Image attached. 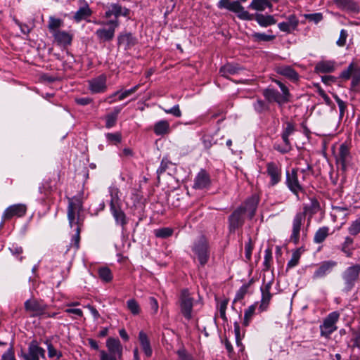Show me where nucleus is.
I'll list each match as a JSON object with an SVG mask.
<instances>
[{
  "label": "nucleus",
  "instance_id": "nucleus-35",
  "mask_svg": "<svg viewBox=\"0 0 360 360\" xmlns=\"http://www.w3.org/2000/svg\"><path fill=\"white\" fill-rule=\"evenodd\" d=\"M137 43V40L131 33L122 32L118 37V45H134Z\"/></svg>",
  "mask_w": 360,
  "mask_h": 360
},
{
  "label": "nucleus",
  "instance_id": "nucleus-61",
  "mask_svg": "<svg viewBox=\"0 0 360 360\" xmlns=\"http://www.w3.org/2000/svg\"><path fill=\"white\" fill-rule=\"evenodd\" d=\"M227 304H228V300H223L222 302H221L220 304H219L220 316L224 320L226 319V309L227 308Z\"/></svg>",
  "mask_w": 360,
  "mask_h": 360
},
{
  "label": "nucleus",
  "instance_id": "nucleus-63",
  "mask_svg": "<svg viewBox=\"0 0 360 360\" xmlns=\"http://www.w3.org/2000/svg\"><path fill=\"white\" fill-rule=\"evenodd\" d=\"M15 22L16 25L20 27L21 32L23 34H27L30 32V28L28 25H27L26 24H23L17 20H15Z\"/></svg>",
  "mask_w": 360,
  "mask_h": 360
},
{
  "label": "nucleus",
  "instance_id": "nucleus-46",
  "mask_svg": "<svg viewBox=\"0 0 360 360\" xmlns=\"http://www.w3.org/2000/svg\"><path fill=\"white\" fill-rule=\"evenodd\" d=\"M128 309L134 315H137L140 313L141 309L138 302L134 299H130L127 302Z\"/></svg>",
  "mask_w": 360,
  "mask_h": 360
},
{
  "label": "nucleus",
  "instance_id": "nucleus-2",
  "mask_svg": "<svg viewBox=\"0 0 360 360\" xmlns=\"http://www.w3.org/2000/svg\"><path fill=\"white\" fill-rule=\"evenodd\" d=\"M360 264H356L348 266L342 274L343 281L342 291L348 292L351 291L359 279Z\"/></svg>",
  "mask_w": 360,
  "mask_h": 360
},
{
  "label": "nucleus",
  "instance_id": "nucleus-29",
  "mask_svg": "<svg viewBox=\"0 0 360 360\" xmlns=\"http://www.w3.org/2000/svg\"><path fill=\"white\" fill-rule=\"evenodd\" d=\"M335 62L332 60H321L316 63L315 72L317 73H328L335 70Z\"/></svg>",
  "mask_w": 360,
  "mask_h": 360
},
{
  "label": "nucleus",
  "instance_id": "nucleus-50",
  "mask_svg": "<svg viewBox=\"0 0 360 360\" xmlns=\"http://www.w3.org/2000/svg\"><path fill=\"white\" fill-rule=\"evenodd\" d=\"M161 108L167 114H171V115H174L176 117H180L181 116V115H182L179 105H174L172 108H169V109H166V108Z\"/></svg>",
  "mask_w": 360,
  "mask_h": 360
},
{
  "label": "nucleus",
  "instance_id": "nucleus-18",
  "mask_svg": "<svg viewBox=\"0 0 360 360\" xmlns=\"http://www.w3.org/2000/svg\"><path fill=\"white\" fill-rule=\"evenodd\" d=\"M305 219V214L303 212L297 213L292 221V232L291 235V240L297 243L300 238V228L302 221Z\"/></svg>",
  "mask_w": 360,
  "mask_h": 360
},
{
  "label": "nucleus",
  "instance_id": "nucleus-54",
  "mask_svg": "<svg viewBox=\"0 0 360 360\" xmlns=\"http://www.w3.org/2000/svg\"><path fill=\"white\" fill-rule=\"evenodd\" d=\"M1 360H16L15 357L14 349L12 345L5 353L3 354Z\"/></svg>",
  "mask_w": 360,
  "mask_h": 360
},
{
  "label": "nucleus",
  "instance_id": "nucleus-22",
  "mask_svg": "<svg viewBox=\"0 0 360 360\" xmlns=\"http://www.w3.org/2000/svg\"><path fill=\"white\" fill-rule=\"evenodd\" d=\"M272 281H269L266 283L263 287L261 288L262 291V300L261 304L259 306V309L261 311H263L266 309L269 301L271 299V294L270 293V289L271 288Z\"/></svg>",
  "mask_w": 360,
  "mask_h": 360
},
{
  "label": "nucleus",
  "instance_id": "nucleus-11",
  "mask_svg": "<svg viewBox=\"0 0 360 360\" xmlns=\"http://www.w3.org/2000/svg\"><path fill=\"white\" fill-rule=\"evenodd\" d=\"M268 176L270 178L269 186H274L278 184L282 178L281 168L277 164L271 162L266 164V171Z\"/></svg>",
  "mask_w": 360,
  "mask_h": 360
},
{
  "label": "nucleus",
  "instance_id": "nucleus-30",
  "mask_svg": "<svg viewBox=\"0 0 360 360\" xmlns=\"http://www.w3.org/2000/svg\"><path fill=\"white\" fill-rule=\"evenodd\" d=\"M139 340L140 342L141 348L147 357L152 355V349L150 343L147 335L143 331H140L139 334Z\"/></svg>",
  "mask_w": 360,
  "mask_h": 360
},
{
  "label": "nucleus",
  "instance_id": "nucleus-58",
  "mask_svg": "<svg viewBox=\"0 0 360 360\" xmlns=\"http://www.w3.org/2000/svg\"><path fill=\"white\" fill-rule=\"evenodd\" d=\"M118 357L106 352L104 350L100 352V360H118Z\"/></svg>",
  "mask_w": 360,
  "mask_h": 360
},
{
  "label": "nucleus",
  "instance_id": "nucleus-37",
  "mask_svg": "<svg viewBox=\"0 0 360 360\" xmlns=\"http://www.w3.org/2000/svg\"><path fill=\"white\" fill-rule=\"evenodd\" d=\"M63 20L50 16L48 22V28L50 32L53 34L60 31V28L63 26Z\"/></svg>",
  "mask_w": 360,
  "mask_h": 360
},
{
  "label": "nucleus",
  "instance_id": "nucleus-12",
  "mask_svg": "<svg viewBox=\"0 0 360 360\" xmlns=\"http://www.w3.org/2000/svg\"><path fill=\"white\" fill-rule=\"evenodd\" d=\"M106 81V76L101 75L88 82L89 89L92 94L103 93L107 90Z\"/></svg>",
  "mask_w": 360,
  "mask_h": 360
},
{
  "label": "nucleus",
  "instance_id": "nucleus-4",
  "mask_svg": "<svg viewBox=\"0 0 360 360\" xmlns=\"http://www.w3.org/2000/svg\"><path fill=\"white\" fill-rule=\"evenodd\" d=\"M130 12L128 8L122 6L120 3H111L106 7L104 17L108 19L107 21L120 22L119 17L129 18Z\"/></svg>",
  "mask_w": 360,
  "mask_h": 360
},
{
  "label": "nucleus",
  "instance_id": "nucleus-42",
  "mask_svg": "<svg viewBox=\"0 0 360 360\" xmlns=\"http://www.w3.org/2000/svg\"><path fill=\"white\" fill-rule=\"evenodd\" d=\"M239 70V68L233 64H226L221 68L220 73L222 76L227 77L230 75L238 73Z\"/></svg>",
  "mask_w": 360,
  "mask_h": 360
},
{
  "label": "nucleus",
  "instance_id": "nucleus-10",
  "mask_svg": "<svg viewBox=\"0 0 360 360\" xmlns=\"http://www.w3.org/2000/svg\"><path fill=\"white\" fill-rule=\"evenodd\" d=\"M298 172L297 169H292L291 172H286V184L296 195H298L299 192L303 191L302 182L299 180Z\"/></svg>",
  "mask_w": 360,
  "mask_h": 360
},
{
  "label": "nucleus",
  "instance_id": "nucleus-53",
  "mask_svg": "<svg viewBox=\"0 0 360 360\" xmlns=\"http://www.w3.org/2000/svg\"><path fill=\"white\" fill-rule=\"evenodd\" d=\"M305 18L308 20L314 22V23L317 24L323 20V15L321 13L306 14Z\"/></svg>",
  "mask_w": 360,
  "mask_h": 360
},
{
  "label": "nucleus",
  "instance_id": "nucleus-38",
  "mask_svg": "<svg viewBox=\"0 0 360 360\" xmlns=\"http://www.w3.org/2000/svg\"><path fill=\"white\" fill-rule=\"evenodd\" d=\"M295 127L294 125L290 122H287L286 127L285 128L284 131L282 134V139L286 146L288 147V149L285 150L284 152L287 151L288 149L290 148V143L289 141V136L294 132ZM282 153H283V150H281Z\"/></svg>",
  "mask_w": 360,
  "mask_h": 360
},
{
  "label": "nucleus",
  "instance_id": "nucleus-60",
  "mask_svg": "<svg viewBox=\"0 0 360 360\" xmlns=\"http://www.w3.org/2000/svg\"><path fill=\"white\" fill-rule=\"evenodd\" d=\"M348 37L347 31L345 30H342L340 33L339 39L337 41L338 45H345L346 44V39Z\"/></svg>",
  "mask_w": 360,
  "mask_h": 360
},
{
  "label": "nucleus",
  "instance_id": "nucleus-9",
  "mask_svg": "<svg viewBox=\"0 0 360 360\" xmlns=\"http://www.w3.org/2000/svg\"><path fill=\"white\" fill-rule=\"evenodd\" d=\"M179 304L181 308V312L183 316L188 320L192 318V310L193 305V297L187 290H184L181 292Z\"/></svg>",
  "mask_w": 360,
  "mask_h": 360
},
{
  "label": "nucleus",
  "instance_id": "nucleus-55",
  "mask_svg": "<svg viewBox=\"0 0 360 360\" xmlns=\"http://www.w3.org/2000/svg\"><path fill=\"white\" fill-rule=\"evenodd\" d=\"M253 249V244L251 238H249L248 242L245 245V257L248 260H250L252 251Z\"/></svg>",
  "mask_w": 360,
  "mask_h": 360
},
{
  "label": "nucleus",
  "instance_id": "nucleus-6",
  "mask_svg": "<svg viewBox=\"0 0 360 360\" xmlns=\"http://www.w3.org/2000/svg\"><path fill=\"white\" fill-rule=\"evenodd\" d=\"M340 318V314L338 311L330 313L323 320L320 326L321 335L328 338L337 330L336 323Z\"/></svg>",
  "mask_w": 360,
  "mask_h": 360
},
{
  "label": "nucleus",
  "instance_id": "nucleus-1",
  "mask_svg": "<svg viewBox=\"0 0 360 360\" xmlns=\"http://www.w3.org/2000/svg\"><path fill=\"white\" fill-rule=\"evenodd\" d=\"M82 209V202L79 198L69 200L68 207V219L70 228L75 229V234L72 236V241L74 243L76 249L79 247L80 231L83 220L80 217V212Z\"/></svg>",
  "mask_w": 360,
  "mask_h": 360
},
{
  "label": "nucleus",
  "instance_id": "nucleus-47",
  "mask_svg": "<svg viewBox=\"0 0 360 360\" xmlns=\"http://www.w3.org/2000/svg\"><path fill=\"white\" fill-rule=\"evenodd\" d=\"M349 156V150L348 147L345 144H342L339 149V157L342 165L347 160Z\"/></svg>",
  "mask_w": 360,
  "mask_h": 360
},
{
  "label": "nucleus",
  "instance_id": "nucleus-16",
  "mask_svg": "<svg viewBox=\"0 0 360 360\" xmlns=\"http://www.w3.org/2000/svg\"><path fill=\"white\" fill-rule=\"evenodd\" d=\"M25 309L27 311L31 313V316H37L44 313L46 307L37 300L32 299L27 300L25 302Z\"/></svg>",
  "mask_w": 360,
  "mask_h": 360
},
{
  "label": "nucleus",
  "instance_id": "nucleus-44",
  "mask_svg": "<svg viewBox=\"0 0 360 360\" xmlns=\"http://www.w3.org/2000/svg\"><path fill=\"white\" fill-rule=\"evenodd\" d=\"M254 110L259 114L264 113L268 111L269 106L263 100L257 99L252 104Z\"/></svg>",
  "mask_w": 360,
  "mask_h": 360
},
{
  "label": "nucleus",
  "instance_id": "nucleus-51",
  "mask_svg": "<svg viewBox=\"0 0 360 360\" xmlns=\"http://www.w3.org/2000/svg\"><path fill=\"white\" fill-rule=\"evenodd\" d=\"M300 258V254L298 252H295L292 253L291 259L288 262L287 268L290 269L295 267L298 264L299 260Z\"/></svg>",
  "mask_w": 360,
  "mask_h": 360
},
{
  "label": "nucleus",
  "instance_id": "nucleus-39",
  "mask_svg": "<svg viewBox=\"0 0 360 360\" xmlns=\"http://www.w3.org/2000/svg\"><path fill=\"white\" fill-rule=\"evenodd\" d=\"M329 234V228L327 226H322L319 228L315 233L314 237V242L316 244L323 243Z\"/></svg>",
  "mask_w": 360,
  "mask_h": 360
},
{
  "label": "nucleus",
  "instance_id": "nucleus-5",
  "mask_svg": "<svg viewBox=\"0 0 360 360\" xmlns=\"http://www.w3.org/2000/svg\"><path fill=\"white\" fill-rule=\"evenodd\" d=\"M192 250L200 264L205 266L210 257V250L206 238L203 236L200 237L194 243Z\"/></svg>",
  "mask_w": 360,
  "mask_h": 360
},
{
  "label": "nucleus",
  "instance_id": "nucleus-41",
  "mask_svg": "<svg viewBox=\"0 0 360 360\" xmlns=\"http://www.w3.org/2000/svg\"><path fill=\"white\" fill-rule=\"evenodd\" d=\"M139 87H140V84H137V85L134 86V87L131 88L130 89L125 90L121 93L119 91H117L115 92L114 94H112L111 96H110L108 99L112 98L114 96L119 95L118 100L122 101L125 98H127V97L129 96L130 95L133 94L134 93H135L139 89Z\"/></svg>",
  "mask_w": 360,
  "mask_h": 360
},
{
  "label": "nucleus",
  "instance_id": "nucleus-3",
  "mask_svg": "<svg viewBox=\"0 0 360 360\" xmlns=\"http://www.w3.org/2000/svg\"><path fill=\"white\" fill-rule=\"evenodd\" d=\"M219 8H226L236 13L241 20H252L253 17L245 10L238 1H230V0H220L217 4Z\"/></svg>",
  "mask_w": 360,
  "mask_h": 360
},
{
  "label": "nucleus",
  "instance_id": "nucleus-52",
  "mask_svg": "<svg viewBox=\"0 0 360 360\" xmlns=\"http://www.w3.org/2000/svg\"><path fill=\"white\" fill-rule=\"evenodd\" d=\"M172 234V230L169 228H162L155 230V236L159 238H167Z\"/></svg>",
  "mask_w": 360,
  "mask_h": 360
},
{
  "label": "nucleus",
  "instance_id": "nucleus-14",
  "mask_svg": "<svg viewBox=\"0 0 360 360\" xmlns=\"http://www.w3.org/2000/svg\"><path fill=\"white\" fill-rule=\"evenodd\" d=\"M337 265L338 262L333 260H326L321 262L314 273V278H323L329 274Z\"/></svg>",
  "mask_w": 360,
  "mask_h": 360
},
{
  "label": "nucleus",
  "instance_id": "nucleus-27",
  "mask_svg": "<svg viewBox=\"0 0 360 360\" xmlns=\"http://www.w3.org/2000/svg\"><path fill=\"white\" fill-rule=\"evenodd\" d=\"M351 77H353L352 83L354 84H356L357 81L359 80L358 70L353 63L349 65L347 70L342 72L340 75V77L344 79H349Z\"/></svg>",
  "mask_w": 360,
  "mask_h": 360
},
{
  "label": "nucleus",
  "instance_id": "nucleus-32",
  "mask_svg": "<svg viewBox=\"0 0 360 360\" xmlns=\"http://www.w3.org/2000/svg\"><path fill=\"white\" fill-rule=\"evenodd\" d=\"M154 133L158 136L167 134L170 131L169 123L167 120H160L154 125Z\"/></svg>",
  "mask_w": 360,
  "mask_h": 360
},
{
  "label": "nucleus",
  "instance_id": "nucleus-20",
  "mask_svg": "<svg viewBox=\"0 0 360 360\" xmlns=\"http://www.w3.org/2000/svg\"><path fill=\"white\" fill-rule=\"evenodd\" d=\"M106 347L109 354H113L121 359L122 356V346L118 339L110 338L107 340Z\"/></svg>",
  "mask_w": 360,
  "mask_h": 360
},
{
  "label": "nucleus",
  "instance_id": "nucleus-34",
  "mask_svg": "<svg viewBox=\"0 0 360 360\" xmlns=\"http://www.w3.org/2000/svg\"><path fill=\"white\" fill-rule=\"evenodd\" d=\"M254 19L262 27H267L276 23L274 16L270 15L257 14Z\"/></svg>",
  "mask_w": 360,
  "mask_h": 360
},
{
  "label": "nucleus",
  "instance_id": "nucleus-59",
  "mask_svg": "<svg viewBox=\"0 0 360 360\" xmlns=\"http://www.w3.org/2000/svg\"><path fill=\"white\" fill-rule=\"evenodd\" d=\"M107 139L114 143H119L121 141V136L118 133H108L106 134Z\"/></svg>",
  "mask_w": 360,
  "mask_h": 360
},
{
  "label": "nucleus",
  "instance_id": "nucleus-62",
  "mask_svg": "<svg viewBox=\"0 0 360 360\" xmlns=\"http://www.w3.org/2000/svg\"><path fill=\"white\" fill-rule=\"evenodd\" d=\"M272 259V253L271 250L270 249H266L265 250V255H264V264L266 268H269L270 261Z\"/></svg>",
  "mask_w": 360,
  "mask_h": 360
},
{
  "label": "nucleus",
  "instance_id": "nucleus-56",
  "mask_svg": "<svg viewBox=\"0 0 360 360\" xmlns=\"http://www.w3.org/2000/svg\"><path fill=\"white\" fill-rule=\"evenodd\" d=\"M47 349H48V356L49 358H53V357L56 356L58 359H59L62 356L61 353L58 352L51 344H49L48 345Z\"/></svg>",
  "mask_w": 360,
  "mask_h": 360
},
{
  "label": "nucleus",
  "instance_id": "nucleus-48",
  "mask_svg": "<svg viewBox=\"0 0 360 360\" xmlns=\"http://www.w3.org/2000/svg\"><path fill=\"white\" fill-rule=\"evenodd\" d=\"M348 231L352 236H356L360 233V217L351 224L348 228Z\"/></svg>",
  "mask_w": 360,
  "mask_h": 360
},
{
  "label": "nucleus",
  "instance_id": "nucleus-13",
  "mask_svg": "<svg viewBox=\"0 0 360 360\" xmlns=\"http://www.w3.org/2000/svg\"><path fill=\"white\" fill-rule=\"evenodd\" d=\"M245 214V209L238 207L229 217V230L231 232L235 231L243 224V216Z\"/></svg>",
  "mask_w": 360,
  "mask_h": 360
},
{
  "label": "nucleus",
  "instance_id": "nucleus-15",
  "mask_svg": "<svg viewBox=\"0 0 360 360\" xmlns=\"http://www.w3.org/2000/svg\"><path fill=\"white\" fill-rule=\"evenodd\" d=\"M79 3L81 6L73 15V19L77 22L86 20L92 14V11L86 0H79Z\"/></svg>",
  "mask_w": 360,
  "mask_h": 360
},
{
  "label": "nucleus",
  "instance_id": "nucleus-43",
  "mask_svg": "<svg viewBox=\"0 0 360 360\" xmlns=\"http://www.w3.org/2000/svg\"><path fill=\"white\" fill-rule=\"evenodd\" d=\"M99 278L104 282L108 283L112 279V274L108 267L103 266L98 269Z\"/></svg>",
  "mask_w": 360,
  "mask_h": 360
},
{
  "label": "nucleus",
  "instance_id": "nucleus-26",
  "mask_svg": "<svg viewBox=\"0 0 360 360\" xmlns=\"http://www.w3.org/2000/svg\"><path fill=\"white\" fill-rule=\"evenodd\" d=\"M52 35L55 41L60 45H70L72 42V34L69 32L60 30Z\"/></svg>",
  "mask_w": 360,
  "mask_h": 360
},
{
  "label": "nucleus",
  "instance_id": "nucleus-31",
  "mask_svg": "<svg viewBox=\"0 0 360 360\" xmlns=\"http://www.w3.org/2000/svg\"><path fill=\"white\" fill-rule=\"evenodd\" d=\"M258 203V199L257 197H252L251 198L248 199L245 206H241L240 207H243L245 209V214L248 213L249 217L251 219L254 217L255 214V211L257 209Z\"/></svg>",
  "mask_w": 360,
  "mask_h": 360
},
{
  "label": "nucleus",
  "instance_id": "nucleus-45",
  "mask_svg": "<svg viewBox=\"0 0 360 360\" xmlns=\"http://www.w3.org/2000/svg\"><path fill=\"white\" fill-rule=\"evenodd\" d=\"M353 239L349 236H347L345 238L344 243L342 244L341 250L347 255V257H349L352 256V252L350 249V246L353 244Z\"/></svg>",
  "mask_w": 360,
  "mask_h": 360
},
{
  "label": "nucleus",
  "instance_id": "nucleus-21",
  "mask_svg": "<svg viewBox=\"0 0 360 360\" xmlns=\"http://www.w3.org/2000/svg\"><path fill=\"white\" fill-rule=\"evenodd\" d=\"M263 96L269 102H276L279 105L287 103L286 99L283 98L277 90L266 89L263 91Z\"/></svg>",
  "mask_w": 360,
  "mask_h": 360
},
{
  "label": "nucleus",
  "instance_id": "nucleus-8",
  "mask_svg": "<svg viewBox=\"0 0 360 360\" xmlns=\"http://www.w3.org/2000/svg\"><path fill=\"white\" fill-rule=\"evenodd\" d=\"M20 356L24 360H39L45 358V349L39 347L37 340L30 342L27 351H21Z\"/></svg>",
  "mask_w": 360,
  "mask_h": 360
},
{
  "label": "nucleus",
  "instance_id": "nucleus-49",
  "mask_svg": "<svg viewBox=\"0 0 360 360\" xmlns=\"http://www.w3.org/2000/svg\"><path fill=\"white\" fill-rule=\"evenodd\" d=\"M255 305H251L245 311L244 314V322L243 324L245 326H248L249 324L250 319L254 314L255 311Z\"/></svg>",
  "mask_w": 360,
  "mask_h": 360
},
{
  "label": "nucleus",
  "instance_id": "nucleus-25",
  "mask_svg": "<svg viewBox=\"0 0 360 360\" xmlns=\"http://www.w3.org/2000/svg\"><path fill=\"white\" fill-rule=\"evenodd\" d=\"M336 6L344 11H358L359 5L352 0H333Z\"/></svg>",
  "mask_w": 360,
  "mask_h": 360
},
{
  "label": "nucleus",
  "instance_id": "nucleus-36",
  "mask_svg": "<svg viewBox=\"0 0 360 360\" xmlns=\"http://www.w3.org/2000/svg\"><path fill=\"white\" fill-rule=\"evenodd\" d=\"M109 193L110 195V208L121 206V200L119 196V189L115 186H110L109 188Z\"/></svg>",
  "mask_w": 360,
  "mask_h": 360
},
{
  "label": "nucleus",
  "instance_id": "nucleus-57",
  "mask_svg": "<svg viewBox=\"0 0 360 360\" xmlns=\"http://www.w3.org/2000/svg\"><path fill=\"white\" fill-rule=\"evenodd\" d=\"M334 98L335 99V101L338 105V107L340 109V117H343L345 110L346 109V104L337 95L334 96Z\"/></svg>",
  "mask_w": 360,
  "mask_h": 360
},
{
  "label": "nucleus",
  "instance_id": "nucleus-33",
  "mask_svg": "<svg viewBox=\"0 0 360 360\" xmlns=\"http://www.w3.org/2000/svg\"><path fill=\"white\" fill-rule=\"evenodd\" d=\"M277 72L292 81H297L299 77L297 72L290 66L278 67L277 68Z\"/></svg>",
  "mask_w": 360,
  "mask_h": 360
},
{
  "label": "nucleus",
  "instance_id": "nucleus-24",
  "mask_svg": "<svg viewBox=\"0 0 360 360\" xmlns=\"http://www.w3.org/2000/svg\"><path fill=\"white\" fill-rule=\"evenodd\" d=\"M110 212L115 219L116 224L120 225L122 228V230H124V227L127 224V219L126 214L121 209V206L111 207Z\"/></svg>",
  "mask_w": 360,
  "mask_h": 360
},
{
  "label": "nucleus",
  "instance_id": "nucleus-40",
  "mask_svg": "<svg viewBox=\"0 0 360 360\" xmlns=\"http://www.w3.org/2000/svg\"><path fill=\"white\" fill-rule=\"evenodd\" d=\"M121 110H122L121 107L117 106V107H115L114 108L112 112L108 114L106 116V118H105V120H106L105 127L107 128H111V127H112L115 124L116 120H117V115L120 112Z\"/></svg>",
  "mask_w": 360,
  "mask_h": 360
},
{
  "label": "nucleus",
  "instance_id": "nucleus-28",
  "mask_svg": "<svg viewBox=\"0 0 360 360\" xmlns=\"http://www.w3.org/2000/svg\"><path fill=\"white\" fill-rule=\"evenodd\" d=\"M210 177L205 171H200L195 179L193 187L195 188L202 189L210 184Z\"/></svg>",
  "mask_w": 360,
  "mask_h": 360
},
{
  "label": "nucleus",
  "instance_id": "nucleus-17",
  "mask_svg": "<svg viewBox=\"0 0 360 360\" xmlns=\"http://www.w3.org/2000/svg\"><path fill=\"white\" fill-rule=\"evenodd\" d=\"M26 210L27 207L24 204L13 205L6 209L3 218L4 219H9L13 217H20L25 214Z\"/></svg>",
  "mask_w": 360,
  "mask_h": 360
},
{
  "label": "nucleus",
  "instance_id": "nucleus-7",
  "mask_svg": "<svg viewBox=\"0 0 360 360\" xmlns=\"http://www.w3.org/2000/svg\"><path fill=\"white\" fill-rule=\"evenodd\" d=\"M98 24L108 26V28H101L96 32V34L101 42H106L114 37L115 29L120 25V22L116 20L105 21L98 22Z\"/></svg>",
  "mask_w": 360,
  "mask_h": 360
},
{
  "label": "nucleus",
  "instance_id": "nucleus-19",
  "mask_svg": "<svg viewBox=\"0 0 360 360\" xmlns=\"http://www.w3.org/2000/svg\"><path fill=\"white\" fill-rule=\"evenodd\" d=\"M299 21L295 15H290L286 21L278 24V27L282 32L290 33L296 30Z\"/></svg>",
  "mask_w": 360,
  "mask_h": 360
},
{
  "label": "nucleus",
  "instance_id": "nucleus-23",
  "mask_svg": "<svg viewBox=\"0 0 360 360\" xmlns=\"http://www.w3.org/2000/svg\"><path fill=\"white\" fill-rule=\"evenodd\" d=\"M278 0H252L249 4L248 8L255 10L263 11L266 8H272L271 2L277 3Z\"/></svg>",
  "mask_w": 360,
  "mask_h": 360
},
{
  "label": "nucleus",
  "instance_id": "nucleus-64",
  "mask_svg": "<svg viewBox=\"0 0 360 360\" xmlns=\"http://www.w3.org/2000/svg\"><path fill=\"white\" fill-rule=\"evenodd\" d=\"M149 304L150 306L151 309L153 311L154 313H157L158 310V303L155 298L153 297H150L149 298Z\"/></svg>",
  "mask_w": 360,
  "mask_h": 360
}]
</instances>
